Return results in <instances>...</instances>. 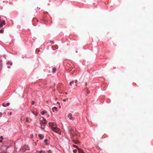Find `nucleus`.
<instances>
[{"label":"nucleus","instance_id":"obj_11","mask_svg":"<svg viewBox=\"0 0 153 153\" xmlns=\"http://www.w3.org/2000/svg\"><path fill=\"white\" fill-rule=\"evenodd\" d=\"M53 71H52V73H55L56 70V68H53Z\"/></svg>","mask_w":153,"mask_h":153},{"label":"nucleus","instance_id":"obj_24","mask_svg":"<svg viewBox=\"0 0 153 153\" xmlns=\"http://www.w3.org/2000/svg\"><path fill=\"white\" fill-rule=\"evenodd\" d=\"M0 138H1V139H3V137L2 136H1L0 137Z\"/></svg>","mask_w":153,"mask_h":153},{"label":"nucleus","instance_id":"obj_14","mask_svg":"<svg viewBox=\"0 0 153 153\" xmlns=\"http://www.w3.org/2000/svg\"><path fill=\"white\" fill-rule=\"evenodd\" d=\"M73 83H74V81H72V82H70L69 83L70 85V86H71L72 84Z\"/></svg>","mask_w":153,"mask_h":153},{"label":"nucleus","instance_id":"obj_7","mask_svg":"<svg viewBox=\"0 0 153 153\" xmlns=\"http://www.w3.org/2000/svg\"><path fill=\"white\" fill-rule=\"evenodd\" d=\"M38 136L40 139H42L44 137V136L42 134H39Z\"/></svg>","mask_w":153,"mask_h":153},{"label":"nucleus","instance_id":"obj_2","mask_svg":"<svg viewBox=\"0 0 153 153\" xmlns=\"http://www.w3.org/2000/svg\"><path fill=\"white\" fill-rule=\"evenodd\" d=\"M30 149V148L29 146L27 145H25L24 147H22L20 151L22 152H24L26 150H29Z\"/></svg>","mask_w":153,"mask_h":153},{"label":"nucleus","instance_id":"obj_32","mask_svg":"<svg viewBox=\"0 0 153 153\" xmlns=\"http://www.w3.org/2000/svg\"><path fill=\"white\" fill-rule=\"evenodd\" d=\"M87 83H85V85H87Z\"/></svg>","mask_w":153,"mask_h":153},{"label":"nucleus","instance_id":"obj_8","mask_svg":"<svg viewBox=\"0 0 153 153\" xmlns=\"http://www.w3.org/2000/svg\"><path fill=\"white\" fill-rule=\"evenodd\" d=\"M5 24V21H3L1 24L0 25V26L1 27H2V26L3 25H4Z\"/></svg>","mask_w":153,"mask_h":153},{"label":"nucleus","instance_id":"obj_15","mask_svg":"<svg viewBox=\"0 0 153 153\" xmlns=\"http://www.w3.org/2000/svg\"><path fill=\"white\" fill-rule=\"evenodd\" d=\"M35 103V102L34 101H32L31 102V104L32 105H33Z\"/></svg>","mask_w":153,"mask_h":153},{"label":"nucleus","instance_id":"obj_23","mask_svg":"<svg viewBox=\"0 0 153 153\" xmlns=\"http://www.w3.org/2000/svg\"><path fill=\"white\" fill-rule=\"evenodd\" d=\"M63 100L64 101H66V99H64Z\"/></svg>","mask_w":153,"mask_h":153},{"label":"nucleus","instance_id":"obj_30","mask_svg":"<svg viewBox=\"0 0 153 153\" xmlns=\"http://www.w3.org/2000/svg\"><path fill=\"white\" fill-rule=\"evenodd\" d=\"M11 114H12V113H11V112H10V115H11Z\"/></svg>","mask_w":153,"mask_h":153},{"label":"nucleus","instance_id":"obj_27","mask_svg":"<svg viewBox=\"0 0 153 153\" xmlns=\"http://www.w3.org/2000/svg\"><path fill=\"white\" fill-rule=\"evenodd\" d=\"M7 68H10V66H8L7 67Z\"/></svg>","mask_w":153,"mask_h":153},{"label":"nucleus","instance_id":"obj_16","mask_svg":"<svg viewBox=\"0 0 153 153\" xmlns=\"http://www.w3.org/2000/svg\"><path fill=\"white\" fill-rule=\"evenodd\" d=\"M43 126H42H42H41V128L42 129H44L45 128L44 126H44V125H43Z\"/></svg>","mask_w":153,"mask_h":153},{"label":"nucleus","instance_id":"obj_6","mask_svg":"<svg viewBox=\"0 0 153 153\" xmlns=\"http://www.w3.org/2000/svg\"><path fill=\"white\" fill-rule=\"evenodd\" d=\"M10 105V103H3V106L4 107H6L7 106H8Z\"/></svg>","mask_w":153,"mask_h":153},{"label":"nucleus","instance_id":"obj_33","mask_svg":"<svg viewBox=\"0 0 153 153\" xmlns=\"http://www.w3.org/2000/svg\"><path fill=\"white\" fill-rule=\"evenodd\" d=\"M2 142L1 140H0V142Z\"/></svg>","mask_w":153,"mask_h":153},{"label":"nucleus","instance_id":"obj_25","mask_svg":"<svg viewBox=\"0 0 153 153\" xmlns=\"http://www.w3.org/2000/svg\"><path fill=\"white\" fill-rule=\"evenodd\" d=\"M57 104H59V105H60V103H59V102H57Z\"/></svg>","mask_w":153,"mask_h":153},{"label":"nucleus","instance_id":"obj_4","mask_svg":"<svg viewBox=\"0 0 153 153\" xmlns=\"http://www.w3.org/2000/svg\"><path fill=\"white\" fill-rule=\"evenodd\" d=\"M77 150L78 151L79 153H85L83 150H82L81 149L78 148L77 146Z\"/></svg>","mask_w":153,"mask_h":153},{"label":"nucleus","instance_id":"obj_26","mask_svg":"<svg viewBox=\"0 0 153 153\" xmlns=\"http://www.w3.org/2000/svg\"><path fill=\"white\" fill-rule=\"evenodd\" d=\"M59 108H61V106L60 105H59Z\"/></svg>","mask_w":153,"mask_h":153},{"label":"nucleus","instance_id":"obj_22","mask_svg":"<svg viewBox=\"0 0 153 153\" xmlns=\"http://www.w3.org/2000/svg\"><path fill=\"white\" fill-rule=\"evenodd\" d=\"M47 141V139H45V140H44V142H46Z\"/></svg>","mask_w":153,"mask_h":153},{"label":"nucleus","instance_id":"obj_9","mask_svg":"<svg viewBox=\"0 0 153 153\" xmlns=\"http://www.w3.org/2000/svg\"><path fill=\"white\" fill-rule=\"evenodd\" d=\"M54 123H49V125L50 126H53Z\"/></svg>","mask_w":153,"mask_h":153},{"label":"nucleus","instance_id":"obj_1","mask_svg":"<svg viewBox=\"0 0 153 153\" xmlns=\"http://www.w3.org/2000/svg\"><path fill=\"white\" fill-rule=\"evenodd\" d=\"M39 121L40 124L41 125V126H42V124L43 125L45 126L46 124V120L43 117H42L40 118Z\"/></svg>","mask_w":153,"mask_h":153},{"label":"nucleus","instance_id":"obj_29","mask_svg":"<svg viewBox=\"0 0 153 153\" xmlns=\"http://www.w3.org/2000/svg\"><path fill=\"white\" fill-rule=\"evenodd\" d=\"M49 117V115H48V116H47V117Z\"/></svg>","mask_w":153,"mask_h":153},{"label":"nucleus","instance_id":"obj_19","mask_svg":"<svg viewBox=\"0 0 153 153\" xmlns=\"http://www.w3.org/2000/svg\"><path fill=\"white\" fill-rule=\"evenodd\" d=\"M73 152L74 153H76V150H73Z\"/></svg>","mask_w":153,"mask_h":153},{"label":"nucleus","instance_id":"obj_21","mask_svg":"<svg viewBox=\"0 0 153 153\" xmlns=\"http://www.w3.org/2000/svg\"><path fill=\"white\" fill-rule=\"evenodd\" d=\"M77 144H79V141H78V140H77Z\"/></svg>","mask_w":153,"mask_h":153},{"label":"nucleus","instance_id":"obj_5","mask_svg":"<svg viewBox=\"0 0 153 153\" xmlns=\"http://www.w3.org/2000/svg\"><path fill=\"white\" fill-rule=\"evenodd\" d=\"M72 114L71 113L68 114V117L69 118L70 120H73V118L72 117Z\"/></svg>","mask_w":153,"mask_h":153},{"label":"nucleus","instance_id":"obj_17","mask_svg":"<svg viewBox=\"0 0 153 153\" xmlns=\"http://www.w3.org/2000/svg\"><path fill=\"white\" fill-rule=\"evenodd\" d=\"M48 153H52V152L51 150H49L48 151Z\"/></svg>","mask_w":153,"mask_h":153},{"label":"nucleus","instance_id":"obj_10","mask_svg":"<svg viewBox=\"0 0 153 153\" xmlns=\"http://www.w3.org/2000/svg\"><path fill=\"white\" fill-rule=\"evenodd\" d=\"M53 109H55L56 111H57V108L56 107H54L52 108V111L53 112H54Z\"/></svg>","mask_w":153,"mask_h":153},{"label":"nucleus","instance_id":"obj_34","mask_svg":"<svg viewBox=\"0 0 153 153\" xmlns=\"http://www.w3.org/2000/svg\"><path fill=\"white\" fill-rule=\"evenodd\" d=\"M1 21V19H0V22Z\"/></svg>","mask_w":153,"mask_h":153},{"label":"nucleus","instance_id":"obj_18","mask_svg":"<svg viewBox=\"0 0 153 153\" xmlns=\"http://www.w3.org/2000/svg\"><path fill=\"white\" fill-rule=\"evenodd\" d=\"M3 31V30H0V33H2Z\"/></svg>","mask_w":153,"mask_h":153},{"label":"nucleus","instance_id":"obj_31","mask_svg":"<svg viewBox=\"0 0 153 153\" xmlns=\"http://www.w3.org/2000/svg\"><path fill=\"white\" fill-rule=\"evenodd\" d=\"M33 134H32V135H31V137H33Z\"/></svg>","mask_w":153,"mask_h":153},{"label":"nucleus","instance_id":"obj_13","mask_svg":"<svg viewBox=\"0 0 153 153\" xmlns=\"http://www.w3.org/2000/svg\"><path fill=\"white\" fill-rule=\"evenodd\" d=\"M7 64L9 65H12V63L10 62H7Z\"/></svg>","mask_w":153,"mask_h":153},{"label":"nucleus","instance_id":"obj_28","mask_svg":"<svg viewBox=\"0 0 153 153\" xmlns=\"http://www.w3.org/2000/svg\"><path fill=\"white\" fill-rule=\"evenodd\" d=\"M87 93H88H88L89 92V91H88V90H87Z\"/></svg>","mask_w":153,"mask_h":153},{"label":"nucleus","instance_id":"obj_20","mask_svg":"<svg viewBox=\"0 0 153 153\" xmlns=\"http://www.w3.org/2000/svg\"><path fill=\"white\" fill-rule=\"evenodd\" d=\"M26 122H28V120L27 119V118H26Z\"/></svg>","mask_w":153,"mask_h":153},{"label":"nucleus","instance_id":"obj_3","mask_svg":"<svg viewBox=\"0 0 153 153\" xmlns=\"http://www.w3.org/2000/svg\"><path fill=\"white\" fill-rule=\"evenodd\" d=\"M51 129L53 131H54L58 133L59 134H61V132L60 130L59 129L56 128V127H52L51 128Z\"/></svg>","mask_w":153,"mask_h":153},{"label":"nucleus","instance_id":"obj_35","mask_svg":"<svg viewBox=\"0 0 153 153\" xmlns=\"http://www.w3.org/2000/svg\"><path fill=\"white\" fill-rule=\"evenodd\" d=\"M65 94H67L66 92H65Z\"/></svg>","mask_w":153,"mask_h":153},{"label":"nucleus","instance_id":"obj_12","mask_svg":"<svg viewBox=\"0 0 153 153\" xmlns=\"http://www.w3.org/2000/svg\"><path fill=\"white\" fill-rule=\"evenodd\" d=\"M46 112L45 111H43L42 112L41 114L42 115H44L46 113Z\"/></svg>","mask_w":153,"mask_h":153}]
</instances>
